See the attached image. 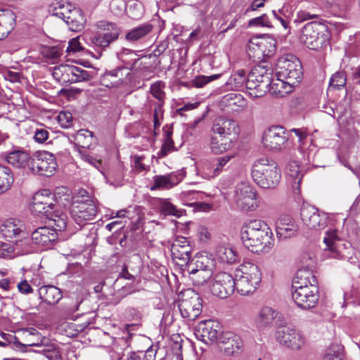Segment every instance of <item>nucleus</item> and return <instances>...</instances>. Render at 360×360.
<instances>
[{
	"label": "nucleus",
	"instance_id": "obj_37",
	"mask_svg": "<svg viewBox=\"0 0 360 360\" xmlns=\"http://www.w3.org/2000/svg\"><path fill=\"white\" fill-rule=\"evenodd\" d=\"M235 288L242 295L253 293L258 288L259 283L250 281L240 276L235 275Z\"/></svg>",
	"mask_w": 360,
	"mask_h": 360
},
{
	"label": "nucleus",
	"instance_id": "obj_17",
	"mask_svg": "<svg viewBox=\"0 0 360 360\" xmlns=\"http://www.w3.org/2000/svg\"><path fill=\"white\" fill-rule=\"evenodd\" d=\"M129 75V72L126 68L118 67L105 72L101 76L99 81L101 85L108 88L117 87L124 82Z\"/></svg>",
	"mask_w": 360,
	"mask_h": 360
},
{
	"label": "nucleus",
	"instance_id": "obj_39",
	"mask_svg": "<svg viewBox=\"0 0 360 360\" xmlns=\"http://www.w3.org/2000/svg\"><path fill=\"white\" fill-rule=\"evenodd\" d=\"M72 137L75 144L82 148H89L96 143L93 132L87 129L79 130Z\"/></svg>",
	"mask_w": 360,
	"mask_h": 360
},
{
	"label": "nucleus",
	"instance_id": "obj_7",
	"mask_svg": "<svg viewBox=\"0 0 360 360\" xmlns=\"http://www.w3.org/2000/svg\"><path fill=\"white\" fill-rule=\"evenodd\" d=\"M262 144L266 150L277 152L288 148L290 143L282 127L272 126L263 133Z\"/></svg>",
	"mask_w": 360,
	"mask_h": 360
},
{
	"label": "nucleus",
	"instance_id": "obj_16",
	"mask_svg": "<svg viewBox=\"0 0 360 360\" xmlns=\"http://www.w3.org/2000/svg\"><path fill=\"white\" fill-rule=\"evenodd\" d=\"M49 190L44 189L37 192L32 198L30 211L35 215H43L46 217L50 214L51 210L55 208V202Z\"/></svg>",
	"mask_w": 360,
	"mask_h": 360
},
{
	"label": "nucleus",
	"instance_id": "obj_63",
	"mask_svg": "<svg viewBox=\"0 0 360 360\" xmlns=\"http://www.w3.org/2000/svg\"><path fill=\"white\" fill-rule=\"evenodd\" d=\"M219 77V75H213L211 76L200 75L196 77L193 80V84L195 87L201 88L207 83Z\"/></svg>",
	"mask_w": 360,
	"mask_h": 360
},
{
	"label": "nucleus",
	"instance_id": "obj_24",
	"mask_svg": "<svg viewBox=\"0 0 360 360\" xmlns=\"http://www.w3.org/2000/svg\"><path fill=\"white\" fill-rule=\"evenodd\" d=\"M212 130L214 134H217L225 138L232 133H237L238 124L233 120L218 117L214 120Z\"/></svg>",
	"mask_w": 360,
	"mask_h": 360
},
{
	"label": "nucleus",
	"instance_id": "obj_45",
	"mask_svg": "<svg viewBox=\"0 0 360 360\" xmlns=\"http://www.w3.org/2000/svg\"><path fill=\"white\" fill-rule=\"evenodd\" d=\"M0 341L4 343L1 347H6L9 345H13L15 349L22 352L25 351V345L21 343L18 338L11 333H0Z\"/></svg>",
	"mask_w": 360,
	"mask_h": 360
},
{
	"label": "nucleus",
	"instance_id": "obj_28",
	"mask_svg": "<svg viewBox=\"0 0 360 360\" xmlns=\"http://www.w3.org/2000/svg\"><path fill=\"white\" fill-rule=\"evenodd\" d=\"M32 158L28 153L20 149H15L6 156V162L17 168H25L27 166L30 169Z\"/></svg>",
	"mask_w": 360,
	"mask_h": 360
},
{
	"label": "nucleus",
	"instance_id": "obj_44",
	"mask_svg": "<svg viewBox=\"0 0 360 360\" xmlns=\"http://www.w3.org/2000/svg\"><path fill=\"white\" fill-rule=\"evenodd\" d=\"M118 58L126 65H131V69L135 68L136 63L139 60L136 53L131 49H124L117 53Z\"/></svg>",
	"mask_w": 360,
	"mask_h": 360
},
{
	"label": "nucleus",
	"instance_id": "obj_54",
	"mask_svg": "<svg viewBox=\"0 0 360 360\" xmlns=\"http://www.w3.org/2000/svg\"><path fill=\"white\" fill-rule=\"evenodd\" d=\"M255 74L250 72L249 74L247 81H246V85H250L253 86V82L260 84L262 85V87L270 86L271 85L272 78L268 77L265 75L263 76H259V77H255Z\"/></svg>",
	"mask_w": 360,
	"mask_h": 360
},
{
	"label": "nucleus",
	"instance_id": "obj_61",
	"mask_svg": "<svg viewBox=\"0 0 360 360\" xmlns=\"http://www.w3.org/2000/svg\"><path fill=\"white\" fill-rule=\"evenodd\" d=\"M346 84V75L343 72H335L330 78V86L335 89H340Z\"/></svg>",
	"mask_w": 360,
	"mask_h": 360
},
{
	"label": "nucleus",
	"instance_id": "obj_50",
	"mask_svg": "<svg viewBox=\"0 0 360 360\" xmlns=\"http://www.w3.org/2000/svg\"><path fill=\"white\" fill-rule=\"evenodd\" d=\"M252 72L255 74V77L263 76L265 75L268 77L272 78L273 76V68L271 64L262 62L252 69Z\"/></svg>",
	"mask_w": 360,
	"mask_h": 360
},
{
	"label": "nucleus",
	"instance_id": "obj_8",
	"mask_svg": "<svg viewBox=\"0 0 360 360\" xmlns=\"http://www.w3.org/2000/svg\"><path fill=\"white\" fill-rule=\"evenodd\" d=\"M233 200L244 211L254 210L258 206L256 191L248 183L241 182L236 186Z\"/></svg>",
	"mask_w": 360,
	"mask_h": 360
},
{
	"label": "nucleus",
	"instance_id": "obj_52",
	"mask_svg": "<svg viewBox=\"0 0 360 360\" xmlns=\"http://www.w3.org/2000/svg\"><path fill=\"white\" fill-rule=\"evenodd\" d=\"M202 176L207 179H211L218 176L213 159L202 162Z\"/></svg>",
	"mask_w": 360,
	"mask_h": 360
},
{
	"label": "nucleus",
	"instance_id": "obj_22",
	"mask_svg": "<svg viewBox=\"0 0 360 360\" xmlns=\"http://www.w3.org/2000/svg\"><path fill=\"white\" fill-rule=\"evenodd\" d=\"M110 8L111 11L117 15L122 14L127 9L128 15L131 18H139L143 13L142 6L141 4H131L127 8V6L124 0H112L110 2Z\"/></svg>",
	"mask_w": 360,
	"mask_h": 360
},
{
	"label": "nucleus",
	"instance_id": "obj_15",
	"mask_svg": "<svg viewBox=\"0 0 360 360\" xmlns=\"http://www.w3.org/2000/svg\"><path fill=\"white\" fill-rule=\"evenodd\" d=\"M276 338L280 344L292 350H299L305 344V338L302 333L294 328H280L276 333Z\"/></svg>",
	"mask_w": 360,
	"mask_h": 360
},
{
	"label": "nucleus",
	"instance_id": "obj_12",
	"mask_svg": "<svg viewBox=\"0 0 360 360\" xmlns=\"http://www.w3.org/2000/svg\"><path fill=\"white\" fill-rule=\"evenodd\" d=\"M70 213L75 221L78 224H82L94 219L97 213V208L91 200L77 199L73 201Z\"/></svg>",
	"mask_w": 360,
	"mask_h": 360
},
{
	"label": "nucleus",
	"instance_id": "obj_23",
	"mask_svg": "<svg viewBox=\"0 0 360 360\" xmlns=\"http://www.w3.org/2000/svg\"><path fill=\"white\" fill-rule=\"evenodd\" d=\"M31 238L34 243L48 247L57 240L58 233L54 229L41 226L32 232Z\"/></svg>",
	"mask_w": 360,
	"mask_h": 360
},
{
	"label": "nucleus",
	"instance_id": "obj_20",
	"mask_svg": "<svg viewBox=\"0 0 360 360\" xmlns=\"http://www.w3.org/2000/svg\"><path fill=\"white\" fill-rule=\"evenodd\" d=\"M219 344L221 350L227 355H233L238 352L243 347L240 338L231 332L222 333L219 338Z\"/></svg>",
	"mask_w": 360,
	"mask_h": 360
},
{
	"label": "nucleus",
	"instance_id": "obj_36",
	"mask_svg": "<svg viewBox=\"0 0 360 360\" xmlns=\"http://www.w3.org/2000/svg\"><path fill=\"white\" fill-rule=\"evenodd\" d=\"M186 271L189 274V278L193 285L196 286H203L210 279L212 276V269H206L205 271H196L191 266H186Z\"/></svg>",
	"mask_w": 360,
	"mask_h": 360
},
{
	"label": "nucleus",
	"instance_id": "obj_11",
	"mask_svg": "<svg viewBox=\"0 0 360 360\" xmlns=\"http://www.w3.org/2000/svg\"><path fill=\"white\" fill-rule=\"evenodd\" d=\"M303 223L310 229L321 230L328 225L329 216L313 205H303L300 210Z\"/></svg>",
	"mask_w": 360,
	"mask_h": 360
},
{
	"label": "nucleus",
	"instance_id": "obj_60",
	"mask_svg": "<svg viewBox=\"0 0 360 360\" xmlns=\"http://www.w3.org/2000/svg\"><path fill=\"white\" fill-rule=\"evenodd\" d=\"M246 77L244 70H238L230 78V83L233 85L235 89H239L246 84Z\"/></svg>",
	"mask_w": 360,
	"mask_h": 360
},
{
	"label": "nucleus",
	"instance_id": "obj_5",
	"mask_svg": "<svg viewBox=\"0 0 360 360\" xmlns=\"http://www.w3.org/2000/svg\"><path fill=\"white\" fill-rule=\"evenodd\" d=\"M98 31L92 35L84 34L83 38L94 48L105 50L110 44L117 41L120 34V28L114 22L99 20L96 23Z\"/></svg>",
	"mask_w": 360,
	"mask_h": 360
},
{
	"label": "nucleus",
	"instance_id": "obj_14",
	"mask_svg": "<svg viewBox=\"0 0 360 360\" xmlns=\"http://www.w3.org/2000/svg\"><path fill=\"white\" fill-rule=\"evenodd\" d=\"M220 333V324L217 321L211 319L200 321L197 325L195 331L197 339L206 345L217 342Z\"/></svg>",
	"mask_w": 360,
	"mask_h": 360
},
{
	"label": "nucleus",
	"instance_id": "obj_51",
	"mask_svg": "<svg viewBox=\"0 0 360 360\" xmlns=\"http://www.w3.org/2000/svg\"><path fill=\"white\" fill-rule=\"evenodd\" d=\"M174 184L172 175L156 176L154 178V185L151 187V190L159 188H168L172 187Z\"/></svg>",
	"mask_w": 360,
	"mask_h": 360
},
{
	"label": "nucleus",
	"instance_id": "obj_40",
	"mask_svg": "<svg viewBox=\"0 0 360 360\" xmlns=\"http://www.w3.org/2000/svg\"><path fill=\"white\" fill-rule=\"evenodd\" d=\"M259 41V46L262 52L264 59L273 56L276 52V41L274 38L269 35H263L257 37Z\"/></svg>",
	"mask_w": 360,
	"mask_h": 360
},
{
	"label": "nucleus",
	"instance_id": "obj_9",
	"mask_svg": "<svg viewBox=\"0 0 360 360\" xmlns=\"http://www.w3.org/2000/svg\"><path fill=\"white\" fill-rule=\"evenodd\" d=\"M58 164L54 155L46 150L37 151L33 155L30 169L39 175L51 176L56 171Z\"/></svg>",
	"mask_w": 360,
	"mask_h": 360
},
{
	"label": "nucleus",
	"instance_id": "obj_35",
	"mask_svg": "<svg viewBox=\"0 0 360 360\" xmlns=\"http://www.w3.org/2000/svg\"><path fill=\"white\" fill-rule=\"evenodd\" d=\"M221 103L233 111H238L246 106V101L240 94L229 93L221 98Z\"/></svg>",
	"mask_w": 360,
	"mask_h": 360
},
{
	"label": "nucleus",
	"instance_id": "obj_34",
	"mask_svg": "<svg viewBox=\"0 0 360 360\" xmlns=\"http://www.w3.org/2000/svg\"><path fill=\"white\" fill-rule=\"evenodd\" d=\"M153 30L150 23H143L135 27L127 32L125 39L129 42H136L145 39Z\"/></svg>",
	"mask_w": 360,
	"mask_h": 360
},
{
	"label": "nucleus",
	"instance_id": "obj_13",
	"mask_svg": "<svg viewBox=\"0 0 360 360\" xmlns=\"http://www.w3.org/2000/svg\"><path fill=\"white\" fill-rule=\"evenodd\" d=\"M234 290V278L230 274L222 271L214 276L210 285V290L213 295L224 299L231 295Z\"/></svg>",
	"mask_w": 360,
	"mask_h": 360
},
{
	"label": "nucleus",
	"instance_id": "obj_4",
	"mask_svg": "<svg viewBox=\"0 0 360 360\" xmlns=\"http://www.w3.org/2000/svg\"><path fill=\"white\" fill-rule=\"evenodd\" d=\"M252 177L261 188H274L281 179V172L277 163L268 158H261L255 160L252 167Z\"/></svg>",
	"mask_w": 360,
	"mask_h": 360
},
{
	"label": "nucleus",
	"instance_id": "obj_56",
	"mask_svg": "<svg viewBox=\"0 0 360 360\" xmlns=\"http://www.w3.org/2000/svg\"><path fill=\"white\" fill-rule=\"evenodd\" d=\"M72 76L73 77L71 79V84L83 81H88L91 78V75L88 71L76 66H73Z\"/></svg>",
	"mask_w": 360,
	"mask_h": 360
},
{
	"label": "nucleus",
	"instance_id": "obj_62",
	"mask_svg": "<svg viewBox=\"0 0 360 360\" xmlns=\"http://www.w3.org/2000/svg\"><path fill=\"white\" fill-rule=\"evenodd\" d=\"M249 27H271V22L266 14L252 18L248 22Z\"/></svg>",
	"mask_w": 360,
	"mask_h": 360
},
{
	"label": "nucleus",
	"instance_id": "obj_2",
	"mask_svg": "<svg viewBox=\"0 0 360 360\" xmlns=\"http://www.w3.org/2000/svg\"><path fill=\"white\" fill-rule=\"evenodd\" d=\"M244 245L252 252H267L274 244L273 233L262 220L252 219L244 223L241 229Z\"/></svg>",
	"mask_w": 360,
	"mask_h": 360
},
{
	"label": "nucleus",
	"instance_id": "obj_58",
	"mask_svg": "<svg viewBox=\"0 0 360 360\" xmlns=\"http://www.w3.org/2000/svg\"><path fill=\"white\" fill-rule=\"evenodd\" d=\"M229 143L221 142V141L217 137L212 136L210 141V148L214 154H221L226 152L229 150Z\"/></svg>",
	"mask_w": 360,
	"mask_h": 360
},
{
	"label": "nucleus",
	"instance_id": "obj_3",
	"mask_svg": "<svg viewBox=\"0 0 360 360\" xmlns=\"http://www.w3.org/2000/svg\"><path fill=\"white\" fill-rule=\"evenodd\" d=\"M276 74L278 82L272 85L278 91V96L292 91L302 78V65L300 60L294 56L281 57L276 63Z\"/></svg>",
	"mask_w": 360,
	"mask_h": 360
},
{
	"label": "nucleus",
	"instance_id": "obj_38",
	"mask_svg": "<svg viewBox=\"0 0 360 360\" xmlns=\"http://www.w3.org/2000/svg\"><path fill=\"white\" fill-rule=\"evenodd\" d=\"M73 65L60 64L53 68L52 75L58 82L71 84L72 76Z\"/></svg>",
	"mask_w": 360,
	"mask_h": 360
},
{
	"label": "nucleus",
	"instance_id": "obj_19",
	"mask_svg": "<svg viewBox=\"0 0 360 360\" xmlns=\"http://www.w3.org/2000/svg\"><path fill=\"white\" fill-rule=\"evenodd\" d=\"M278 311L268 306L262 307L255 319V324L259 331H264L274 326Z\"/></svg>",
	"mask_w": 360,
	"mask_h": 360
},
{
	"label": "nucleus",
	"instance_id": "obj_10",
	"mask_svg": "<svg viewBox=\"0 0 360 360\" xmlns=\"http://www.w3.org/2000/svg\"><path fill=\"white\" fill-rule=\"evenodd\" d=\"M183 298L179 304V309L184 319L194 321L202 311V298L194 291L188 290L183 294Z\"/></svg>",
	"mask_w": 360,
	"mask_h": 360
},
{
	"label": "nucleus",
	"instance_id": "obj_18",
	"mask_svg": "<svg viewBox=\"0 0 360 360\" xmlns=\"http://www.w3.org/2000/svg\"><path fill=\"white\" fill-rule=\"evenodd\" d=\"M171 254L172 259L176 263L188 262L191 254V248L188 240L184 237L177 238L172 244Z\"/></svg>",
	"mask_w": 360,
	"mask_h": 360
},
{
	"label": "nucleus",
	"instance_id": "obj_49",
	"mask_svg": "<svg viewBox=\"0 0 360 360\" xmlns=\"http://www.w3.org/2000/svg\"><path fill=\"white\" fill-rule=\"evenodd\" d=\"M25 338H27V336H32L37 338V342H29L27 344H24L25 345V348L27 346L29 347H38L42 345H45V342L48 340L44 337H42L41 335L39 333V331L34 328H29L25 329L24 331Z\"/></svg>",
	"mask_w": 360,
	"mask_h": 360
},
{
	"label": "nucleus",
	"instance_id": "obj_55",
	"mask_svg": "<svg viewBox=\"0 0 360 360\" xmlns=\"http://www.w3.org/2000/svg\"><path fill=\"white\" fill-rule=\"evenodd\" d=\"M165 86V83L162 81H158L150 86V92L158 101H165V93L163 91Z\"/></svg>",
	"mask_w": 360,
	"mask_h": 360
},
{
	"label": "nucleus",
	"instance_id": "obj_31",
	"mask_svg": "<svg viewBox=\"0 0 360 360\" xmlns=\"http://www.w3.org/2000/svg\"><path fill=\"white\" fill-rule=\"evenodd\" d=\"M38 293L39 298L49 304H56L63 297L60 290L53 285L41 286Z\"/></svg>",
	"mask_w": 360,
	"mask_h": 360
},
{
	"label": "nucleus",
	"instance_id": "obj_47",
	"mask_svg": "<svg viewBox=\"0 0 360 360\" xmlns=\"http://www.w3.org/2000/svg\"><path fill=\"white\" fill-rule=\"evenodd\" d=\"M70 4H65L62 3H56L50 7L49 12L52 15L58 17L65 20L66 16L72 9Z\"/></svg>",
	"mask_w": 360,
	"mask_h": 360
},
{
	"label": "nucleus",
	"instance_id": "obj_48",
	"mask_svg": "<svg viewBox=\"0 0 360 360\" xmlns=\"http://www.w3.org/2000/svg\"><path fill=\"white\" fill-rule=\"evenodd\" d=\"M160 210L161 212L166 215L174 216L176 217H180L184 213L182 210L178 209L174 205L166 199L161 200Z\"/></svg>",
	"mask_w": 360,
	"mask_h": 360
},
{
	"label": "nucleus",
	"instance_id": "obj_53",
	"mask_svg": "<svg viewBox=\"0 0 360 360\" xmlns=\"http://www.w3.org/2000/svg\"><path fill=\"white\" fill-rule=\"evenodd\" d=\"M286 174L294 180L302 178L303 172L300 168L299 162L296 160H290L286 168Z\"/></svg>",
	"mask_w": 360,
	"mask_h": 360
},
{
	"label": "nucleus",
	"instance_id": "obj_29",
	"mask_svg": "<svg viewBox=\"0 0 360 360\" xmlns=\"http://www.w3.org/2000/svg\"><path fill=\"white\" fill-rule=\"evenodd\" d=\"M16 16L10 9L0 10V40L14 29Z\"/></svg>",
	"mask_w": 360,
	"mask_h": 360
},
{
	"label": "nucleus",
	"instance_id": "obj_30",
	"mask_svg": "<svg viewBox=\"0 0 360 360\" xmlns=\"http://www.w3.org/2000/svg\"><path fill=\"white\" fill-rule=\"evenodd\" d=\"M215 255L219 262L224 264H233L238 260V255L229 244L218 245Z\"/></svg>",
	"mask_w": 360,
	"mask_h": 360
},
{
	"label": "nucleus",
	"instance_id": "obj_64",
	"mask_svg": "<svg viewBox=\"0 0 360 360\" xmlns=\"http://www.w3.org/2000/svg\"><path fill=\"white\" fill-rule=\"evenodd\" d=\"M84 36V34L81 37H77L76 38L72 39L68 43V46L66 49V51L68 53H70V52L75 53V52H78V51L83 50L84 49L81 45L79 40L81 38L84 39V38H83ZM84 39L86 40L85 38H84Z\"/></svg>",
	"mask_w": 360,
	"mask_h": 360
},
{
	"label": "nucleus",
	"instance_id": "obj_1",
	"mask_svg": "<svg viewBox=\"0 0 360 360\" xmlns=\"http://www.w3.org/2000/svg\"><path fill=\"white\" fill-rule=\"evenodd\" d=\"M318 281L314 273L307 269L297 271L292 280V298L303 309L314 308L319 299Z\"/></svg>",
	"mask_w": 360,
	"mask_h": 360
},
{
	"label": "nucleus",
	"instance_id": "obj_25",
	"mask_svg": "<svg viewBox=\"0 0 360 360\" xmlns=\"http://www.w3.org/2000/svg\"><path fill=\"white\" fill-rule=\"evenodd\" d=\"M0 231L5 238L9 239L25 234L22 222L13 218L5 220L1 225Z\"/></svg>",
	"mask_w": 360,
	"mask_h": 360
},
{
	"label": "nucleus",
	"instance_id": "obj_42",
	"mask_svg": "<svg viewBox=\"0 0 360 360\" xmlns=\"http://www.w3.org/2000/svg\"><path fill=\"white\" fill-rule=\"evenodd\" d=\"M13 176L11 169L0 165V193L6 191L13 182Z\"/></svg>",
	"mask_w": 360,
	"mask_h": 360
},
{
	"label": "nucleus",
	"instance_id": "obj_59",
	"mask_svg": "<svg viewBox=\"0 0 360 360\" xmlns=\"http://www.w3.org/2000/svg\"><path fill=\"white\" fill-rule=\"evenodd\" d=\"M248 90L249 95L252 98H259L263 96L266 92L269 89V86H265L262 87L260 84L253 82V86L246 85Z\"/></svg>",
	"mask_w": 360,
	"mask_h": 360
},
{
	"label": "nucleus",
	"instance_id": "obj_32",
	"mask_svg": "<svg viewBox=\"0 0 360 360\" xmlns=\"http://www.w3.org/2000/svg\"><path fill=\"white\" fill-rule=\"evenodd\" d=\"M64 21L69 26L70 30L78 32L84 28L86 18L81 10L77 8H72Z\"/></svg>",
	"mask_w": 360,
	"mask_h": 360
},
{
	"label": "nucleus",
	"instance_id": "obj_21",
	"mask_svg": "<svg viewBox=\"0 0 360 360\" xmlns=\"http://www.w3.org/2000/svg\"><path fill=\"white\" fill-rule=\"evenodd\" d=\"M297 225L288 215L281 216L276 221V235L279 238L286 239L295 236Z\"/></svg>",
	"mask_w": 360,
	"mask_h": 360
},
{
	"label": "nucleus",
	"instance_id": "obj_46",
	"mask_svg": "<svg viewBox=\"0 0 360 360\" xmlns=\"http://www.w3.org/2000/svg\"><path fill=\"white\" fill-rule=\"evenodd\" d=\"M186 266H191L196 271H205L206 269H212L213 262L207 257L200 256L195 262L192 259L186 262Z\"/></svg>",
	"mask_w": 360,
	"mask_h": 360
},
{
	"label": "nucleus",
	"instance_id": "obj_27",
	"mask_svg": "<svg viewBox=\"0 0 360 360\" xmlns=\"http://www.w3.org/2000/svg\"><path fill=\"white\" fill-rule=\"evenodd\" d=\"M235 275L249 279L252 282H261V272L259 267L252 262H245L236 269Z\"/></svg>",
	"mask_w": 360,
	"mask_h": 360
},
{
	"label": "nucleus",
	"instance_id": "obj_41",
	"mask_svg": "<svg viewBox=\"0 0 360 360\" xmlns=\"http://www.w3.org/2000/svg\"><path fill=\"white\" fill-rule=\"evenodd\" d=\"M164 142L162 143L161 150L158 152V155L159 158H163L168 155L169 153L174 150V141L172 139L173 131L172 128H164Z\"/></svg>",
	"mask_w": 360,
	"mask_h": 360
},
{
	"label": "nucleus",
	"instance_id": "obj_33",
	"mask_svg": "<svg viewBox=\"0 0 360 360\" xmlns=\"http://www.w3.org/2000/svg\"><path fill=\"white\" fill-rule=\"evenodd\" d=\"M46 218L52 229L56 231L64 230L67 226V215L58 209V205L55 203V208L51 210Z\"/></svg>",
	"mask_w": 360,
	"mask_h": 360
},
{
	"label": "nucleus",
	"instance_id": "obj_6",
	"mask_svg": "<svg viewBox=\"0 0 360 360\" xmlns=\"http://www.w3.org/2000/svg\"><path fill=\"white\" fill-rule=\"evenodd\" d=\"M328 38V27L322 22L307 23L302 30L301 41L311 49H316Z\"/></svg>",
	"mask_w": 360,
	"mask_h": 360
},
{
	"label": "nucleus",
	"instance_id": "obj_43",
	"mask_svg": "<svg viewBox=\"0 0 360 360\" xmlns=\"http://www.w3.org/2000/svg\"><path fill=\"white\" fill-rule=\"evenodd\" d=\"M247 52L249 57L254 60H264L260 46H259L257 37H254L250 39L248 44Z\"/></svg>",
	"mask_w": 360,
	"mask_h": 360
},
{
	"label": "nucleus",
	"instance_id": "obj_26",
	"mask_svg": "<svg viewBox=\"0 0 360 360\" xmlns=\"http://www.w3.org/2000/svg\"><path fill=\"white\" fill-rule=\"evenodd\" d=\"M340 241V238L338 234L336 229H328L323 238V243L326 248L324 249L325 254L332 258H338L340 253L338 249V243Z\"/></svg>",
	"mask_w": 360,
	"mask_h": 360
},
{
	"label": "nucleus",
	"instance_id": "obj_57",
	"mask_svg": "<svg viewBox=\"0 0 360 360\" xmlns=\"http://www.w3.org/2000/svg\"><path fill=\"white\" fill-rule=\"evenodd\" d=\"M321 16L322 15L319 13H312L306 10H300L297 13L295 22L300 23L308 20H321Z\"/></svg>",
	"mask_w": 360,
	"mask_h": 360
}]
</instances>
